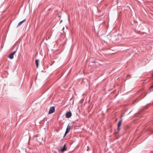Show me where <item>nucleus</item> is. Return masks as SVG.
Listing matches in <instances>:
<instances>
[{"label":"nucleus","instance_id":"1","mask_svg":"<svg viewBox=\"0 0 153 153\" xmlns=\"http://www.w3.org/2000/svg\"><path fill=\"white\" fill-rule=\"evenodd\" d=\"M122 120L121 118L120 121L119 122L118 124L117 128V132H115V133H118L120 130V126H121L122 123Z\"/></svg>","mask_w":153,"mask_h":153},{"label":"nucleus","instance_id":"16","mask_svg":"<svg viewBox=\"0 0 153 153\" xmlns=\"http://www.w3.org/2000/svg\"><path fill=\"white\" fill-rule=\"evenodd\" d=\"M95 62L94 61H93V63H94Z\"/></svg>","mask_w":153,"mask_h":153},{"label":"nucleus","instance_id":"17","mask_svg":"<svg viewBox=\"0 0 153 153\" xmlns=\"http://www.w3.org/2000/svg\"><path fill=\"white\" fill-rule=\"evenodd\" d=\"M152 76H153V74H152Z\"/></svg>","mask_w":153,"mask_h":153},{"label":"nucleus","instance_id":"14","mask_svg":"<svg viewBox=\"0 0 153 153\" xmlns=\"http://www.w3.org/2000/svg\"><path fill=\"white\" fill-rule=\"evenodd\" d=\"M130 75H128L127 76V78H128V77Z\"/></svg>","mask_w":153,"mask_h":153},{"label":"nucleus","instance_id":"3","mask_svg":"<svg viewBox=\"0 0 153 153\" xmlns=\"http://www.w3.org/2000/svg\"><path fill=\"white\" fill-rule=\"evenodd\" d=\"M71 126H70L69 125V124L68 125L67 127V128H66V134H67L68 133L69 131H70L71 129Z\"/></svg>","mask_w":153,"mask_h":153},{"label":"nucleus","instance_id":"11","mask_svg":"<svg viewBox=\"0 0 153 153\" xmlns=\"http://www.w3.org/2000/svg\"><path fill=\"white\" fill-rule=\"evenodd\" d=\"M153 87V85L151 86L149 88V90H150L151 88H152Z\"/></svg>","mask_w":153,"mask_h":153},{"label":"nucleus","instance_id":"7","mask_svg":"<svg viewBox=\"0 0 153 153\" xmlns=\"http://www.w3.org/2000/svg\"><path fill=\"white\" fill-rule=\"evenodd\" d=\"M39 59H36V68H38L39 66Z\"/></svg>","mask_w":153,"mask_h":153},{"label":"nucleus","instance_id":"10","mask_svg":"<svg viewBox=\"0 0 153 153\" xmlns=\"http://www.w3.org/2000/svg\"><path fill=\"white\" fill-rule=\"evenodd\" d=\"M17 51L15 50L12 53H11L13 55Z\"/></svg>","mask_w":153,"mask_h":153},{"label":"nucleus","instance_id":"2","mask_svg":"<svg viewBox=\"0 0 153 153\" xmlns=\"http://www.w3.org/2000/svg\"><path fill=\"white\" fill-rule=\"evenodd\" d=\"M55 110V108L54 106L51 107L48 112V114H50L53 113L54 112Z\"/></svg>","mask_w":153,"mask_h":153},{"label":"nucleus","instance_id":"9","mask_svg":"<svg viewBox=\"0 0 153 153\" xmlns=\"http://www.w3.org/2000/svg\"><path fill=\"white\" fill-rule=\"evenodd\" d=\"M149 104H148V105H147L146 106H145L144 108H143V109H146L147 108H148V106H149Z\"/></svg>","mask_w":153,"mask_h":153},{"label":"nucleus","instance_id":"15","mask_svg":"<svg viewBox=\"0 0 153 153\" xmlns=\"http://www.w3.org/2000/svg\"><path fill=\"white\" fill-rule=\"evenodd\" d=\"M62 21V20H61V21H60V23H61V22Z\"/></svg>","mask_w":153,"mask_h":153},{"label":"nucleus","instance_id":"4","mask_svg":"<svg viewBox=\"0 0 153 153\" xmlns=\"http://www.w3.org/2000/svg\"><path fill=\"white\" fill-rule=\"evenodd\" d=\"M71 116V111L67 112L66 114V117L67 118H69Z\"/></svg>","mask_w":153,"mask_h":153},{"label":"nucleus","instance_id":"5","mask_svg":"<svg viewBox=\"0 0 153 153\" xmlns=\"http://www.w3.org/2000/svg\"><path fill=\"white\" fill-rule=\"evenodd\" d=\"M60 151L62 152H63L64 151H65L66 150H67V148H66V144H65L64 145L63 147L62 148H61L60 149Z\"/></svg>","mask_w":153,"mask_h":153},{"label":"nucleus","instance_id":"8","mask_svg":"<svg viewBox=\"0 0 153 153\" xmlns=\"http://www.w3.org/2000/svg\"><path fill=\"white\" fill-rule=\"evenodd\" d=\"M14 55H13V54H12V53H11L10 55V56H9V58L10 59H13V57H14Z\"/></svg>","mask_w":153,"mask_h":153},{"label":"nucleus","instance_id":"12","mask_svg":"<svg viewBox=\"0 0 153 153\" xmlns=\"http://www.w3.org/2000/svg\"><path fill=\"white\" fill-rule=\"evenodd\" d=\"M67 134H66V132H65V134L64 135V136H63V137H64Z\"/></svg>","mask_w":153,"mask_h":153},{"label":"nucleus","instance_id":"13","mask_svg":"<svg viewBox=\"0 0 153 153\" xmlns=\"http://www.w3.org/2000/svg\"><path fill=\"white\" fill-rule=\"evenodd\" d=\"M141 111H140V112H139V114H141Z\"/></svg>","mask_w":153,"mask_h":153},{"label":"nucleus","instance_id":"6","mask_svg":"<svg viewBox=\"0 0 153 153\" xmlns=\"http://www.w3.org/2000/svg\"><path fill=\"white\" fill-rule=\"evenodd\" d=\"M26 20V19H24L23 20H22V21H21L20 22H19L17 25V27L20 25L23 22H25Z\"/></svg>","mask_w":153,"mask_h":153}]
</instances>
